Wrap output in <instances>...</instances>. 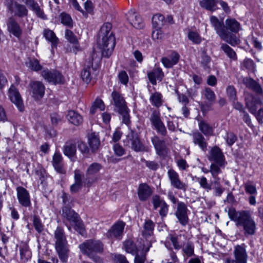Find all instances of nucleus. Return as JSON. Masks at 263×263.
<instances>
[{
  "instance_id": "nucleus-22",
  "label": "nucleus",
  "mask_w": 263,
  "mask_h": 263,
  "mask_svg": "<svg viewBox=\"0 0 263 263\" xmlns=\"http://www.w3.org/2000/svg\"><path fill=\"white\" fill-rule=\"evenodd\" d=\"M52 163L57 172L61 174L66 173L63 157L59 152H55L54 154L52 157Z\"/></svg>"
},
{
  "instance_id": "nucleus-59",
  "label": "nucleus",
  "mask_w": 263,
  "mask_h": 263,
  "mask_svg": "<svg viewBox=\"0 0 263 263\" xmlns=\"http://www.w3.org/2000/svg\"><path fill=\"white\" fill-rule=\"evenodd\" d=\"M65 38L71 43L77 45L78 41L76 36L70 30L66 29L65 33Z\"/></svg>"
},
{
  "instance_id": "nucleus-11",
  "label": "nucleus",
  "mask_w": 263,
  "mask_h": 263,
  "mask_svg": "<svg viewBox=\"0 0 263 263\" xmlns=\"http://www.w3.org/2000/svg\"><path fill=\"white\" fill-rule=\"evenodd\" d=\"M150 121L157 132L161 135L165 136L167 134V130L164 123L161 120L160 114L158 111L155 110L152 114Z\"/></svg>"
},
{
  "instance_id": "nucleus-46",
  "label": "nucleus",
  "mask_w": 263,
  "mask_h": 263,
  "mask_svg": "<svg viewBox=\"0 0 263 263\" xmlns=\"http://www.w3.org/2000/svg\"><path fill=\"white\" fill-rule=\"evenodd\" d=\"M221 49L228 55V57L233 60H237V55L234 50L226 44H222Z\"/></svg>"
},
{
  "instance_id": "nucleus-2",
  "label": "nucleus",
  "mask_w": 263,
  "mask_h": 263,
  "mask_svg": "<svg viewBox=\"0 0 263 263\" xmlns=\"http://www.w3.org/2000/svg\"><path fill=\"white\" fill-rule=\"evenodd\" d=\"M55 249L61 261H67L69 250L64 230L58 227L54 233Z\"/></svg>"
},
{
  "instance_id": "nucleus-12",
  "label": "nucleus",
  "mask_w": 263,
  "mask_h": 263,
  "mask_svg": "<svg viewBox=\"0 0 263 263\" xmlns=\"http://www.w3.org/2000/svg\"><path fill=\"white\" fill-rule=\"evenodd\" d=\"M246 106L252 114H255L259 106L263 105V102L259 98L248 94L245 98Z\"/></svg>"
},
{
  "instance_id": "nucleus-34",
  "label": "nucleus",
  "mask_w": 263,
  "mask_h": 263,
  "mask_svg": "<svg viewBox=\"0 0 263 263\" xmlns=\"http://www.w3.org/2000/svg\"><path fill=\"white\" fill-rule=\"evenodd\" d=\"M245 85L259 95L263 94V90L260 85L251 78H246L243 80Z\"/></svg>"
},
{
  "instance_id": "nucleus-32",
  "label": "nucleus",
  "mask_w": 263,
  "mask_h": 263,
  "mask_svg": "<svg viewBox=\"0 0 263 263\" xmlns=\"http://www.w3.org/2000/svg\"><path fill=\"white\" fill-rule=\"evenodd\" d=\"M234 260L247 261L248 255L245 248L242 246H236L234 250Z\"/></svg>"
},
{
  "instance_id": "nucleus-49",
  "label": "nucleus",
  "mask_w": 263,
  "mask_h": 263,
  "mask_svg": "<svg viewBox=\"0 0 263 263\" xmlns=\"http://www.w3.org/2000/svg\"><path fill=\"white\" fill-rule=\"evenodd\" d=\"M124 247L126 252L133 255L137 253V247L133 241L128 240L124 242Z\"/></svg>"
},
{
  "instance_id": "nucleus-36",
  "label": "nucleus",
  "mask_w": 263,
  "mask_h": 263,
  "mask_svg": "<svg viewBox=\"0 0 263 263\" xmlns=\"http://www.w3.org/2000/svg\"><path fill=\"white\" fill-rule=\"evenodd\" d=\"M154 227L155 224L152 220H146L143 226V230L142 232L143 236L146 238L148 237H151L153 234Z\"/></svg>"
},
{
  "instance_id": "nucleus-58",
  "label": "nucleus",
  "mask_w": 263,
  "mask_h": 263,
  "mask_svg": "<svg viewBox=\"0 0 263 263\" xmlns=\"http://www.w3.org/2000/svg\"><path fill=\"white\" fill-rule=\"evenodd\" d=\"M72 224L74 226L76 231L78 232L81 235H84L85 234V230L84 227V224L80 218Z\"/></svg>"
},
{
  "instance_id": "nucleus-23",
  "label": "nucleus",
  "mask_w": 263,
  "mask_h": 263,
  "mask_svg": "<svg viewBox=\"0 0 263 263\" xmlns=\"http://www.w3.org/2000/svg\"><path fill=\"white\" fill-rule=\"evenodd\" d=\"M180 58L178 52L173 51L167 57L162 58L161 61L165 68H171L178 63Z\"/></svg>"
},
{
  "instance_id": "nucleus-42",
  "label": "nucleus",
  "mask_w": 263,
  "mask_h": 263,
  "mask_svg": "<svg viewBox=\"0 0 263 263\" xmlns=\"http://www.w3.org/2000/svg\"><path fill=\"white\" fill-rule=\"evenodd\" d=\"M105 104L103 101L99 98H97L93 102L90 109V113L92 115L95 114L97 110L103 111L105 109Z\"/></svg>"
},
{
  "instance_id": "nucleus-57",
  "label": "nucleus",
  "mask_w": 263,
  "mask_h": 263,
  "mask_svg": "<svg viewBox=\"0 0 263 263\" xmlns=\"http://www.w3.org/2000/svg\"><path fill=\"white\" fill-rule=\"evenodd\" d=\"M226 92L227 96L231 101L237 100L236 90L233 86H228L227 87Z\"/></svg>"
},
{
  "instance_id": "nucleus-47",
  "label": "nucleus",
  "mask_w": 263,
  "mask_h": 263,
  "mask_svg": "<svg viewBox=\"0 0 263 263\" xmlns=\"http://www.w3.org/2000/svg\"><path fill=\"white\" fill-rule=\"evenodd\" d=\"M164 16L163 15L161 14H155L152 18L153 24L156 28H161L164 25Z\"/></svg>"
},
{
  "instance_id": "nucleus-3",
  "label": "nucleus",
  "mask_w": 263,
  "mask_h": 263,
  "mask_svg": "<svg viewBox=\"0 0 263 263\" xmlns=\"http://www.w3.org/2000/svg\"><path fill=\"white\" fill-rule=\"evenodd\" d=\"M210 22L214 27L216 33L222 40L232 46H235L240 43L239 38L235 34L227 31L225 28L224 25L220 22L216 16H211Z\"/></svg>"
},
{
  "instance_id": "nucleus-30",
  "label": "nucleus",
  "mask_w": 263,
  "mask_h": 263,
  "mask_svg": "<svg viewBox=\"0 0 263 263\" xmlns=\"http://www.w3.org/2000/svg\"><path fill=\"white\" fill-rule=\"evenodd\" d=\"M62 216L65 220L70 224H72L79 218L77 213L66 206H64L63 208Z\"/></svg>"
},
{
  "instance_id": "nucleus-43",
  "label": "nucleus",
  "mask_w": 263,
  "mask_h": 263,
  "mask_svg": "<svg viewBox=\"0 0 263 263\" xmlns=\"http://www.w3.org/2000/svg\"><path fill=\"white\" fill-rule=\"evenodd\" d=\"M149 101L153 105L159 107L162 104V96L159 92H155L151 94Z\"/></svg>"
},
{
  "instance_id": "nucleus-39",
  "label": "nucleus",
  "mask_w": 263,
  "mask_h": 263,
  "mask_svg": "<svg viewBox=\"0 0 263 263\" xmlns=\"http://www.w3.org/2000/svg\"><path fill=\"white\" fill-rule=\"evenodd\" d=\"M138 137V135L136 132L131 130L123 140L124 146L131 148Z\"/></svg>"
},
{
  "instance_id": "nucleus-45",
  "label": "nucleus",
  "mask_w": 263,
  "mask_h": 263,
  "mask_svg": "<svg viewBox=\"0 0 263 263\" xmlns=\"http://www.w3.org/2000/svg\"><path fill=\"white\" fill-rule=\"evenodd\" d=\"M29 8L35 13L37 17L43 20H47L46 15L36 2H34Z\"/></svg>"
},
{
  "instance_id": "nucleus-25",
  "label": "nucleus",
  "mask_w": 263,
  "mask_h": 263,
  "mask_svg": "<svg viewBox=\"0 0 263 263\" xmlns=\"http://www.w3.org/2000/svg\"><path fill=\"white\" fill-rule=\"evenodd\" d=\"M88 143L91 152H97L101 144L99 135L95 133H90L88 136Z\"/></svg>"
},
{
  "instance_id": "nucleus-61",
  "label": "nucleus",
  "mask_w": 263,
  "mask_h": 263,
  "mask_svg": "<svg viewBox=\"0 0 263 263\" xmlns=\"http://www.w3.org/2000/svg\"><path fill=\"white\" fill-rule=\"evenodd\" d=\"M141 161L144 162L146 167L150 170L156 171L159 167V164L154 161H147L144 158L141 159Z\"/></svg>"
},
{
  "instance_id": "nucleus-53",
  "label": "nucleus",
  "mask_w": 263,
  "mask_h": 263,
  "mask_svg": "<svg viewBox=\"0 0 263 263\" xmlns=\"http://www.w3.org/2000/svg\"><path fill=\"white\" fill-rule=\"evenodd\" d=\"M189 39L194 44H199L202 41V38L196 32L189 31L187 35Z\"/></svg>"
},
{
  "instance_id": "nucleus-1",
  "label": "nucleus",
  "mask_w": 263,
  "mask_h": 263,
  "mask_svg": "<svg viewBox=\"0 0 263 263\" xmlns=\"http://www.w3.org/2000/svg\"><path fill=\"white\" fill-rule=\"evenodd\" d=\"M229 218L236 222L237 227H241L245 236L248 237L255 235L256 231V224L249 211L237 212L234 208L228 209Z\"/></svg>"
},
{
  "instance_id": "nucleus-35",
  "label": "nucleus",
  "mask_w": 263,
  "mask_h": 263,
  "mask_svg": "<svg viewBox=\"0 0 263 263\" xmlns=\"http://www.w3.org/2000/svg\"><path fill=\"white\" fill-rule=\"evenodd\" d=\"M163 76V72L160 68H156L148 73L149 80L153 85L156 84L157 80L161 81Z\"/></svg>"
},
{
  "instance_id": "nucleus-52",
  "label": "nucleus",
  "mask_w": 263,
  "mask_h": 263,
  "mask_svg": "<svg viewBox=\"0 0 263 263\" xmlns=\"http://www.w3.org/2000/svg\"><path fill=\"white\" fill-rule=\"evenodd\" d=\"M202 95L208 101L211 103H213L215 100L216 96L214 92L209 87L205 88L204 91L202 92Z\"/></svg>"
},
{
  "instance_id": "nucleus-55",
  "label": "nucleus",
  "mask_w": 263,
  "mask_h": 263,
  "mask_svg": "<svg viewBox=\"0 0 263 263\" xmlns=\"http://www.w3.org/2000/svg\"><path fill=\"white\" fill-rule=\"evenodd\" d=\"M101 38H99L98 43V44L100 47V48L102 50V54L104 57H108L112 53L113 50L110 51V52H109L108 51V46L107 44L108 43V42L107 41H105L104 42V44L102 43Z\"/></svg>"
},
{
  "instance_id": "nucleus-41",
  "label": "nucleus",
  "mask_w": 263,
  "mask_h": 263,
  "mask_svg": "<svg viewBox=\"0 0 263 263\" xmlns=\"http://www.w3.org/2000/svg\"><path fill=\"white\" fill-rule=\"evenodd\" d=\"M43 34L46 39L51 42L53 47L57 46L58 43V39L52 30L46 29L44 30Z\"/></svg>"
},
{
  "instance_id": "nucleus-20",
  "label": "nucleus",
  "mask_w": 263,
  "mask_h": 263,
  "mask_svg": "<svg viewBox=\"0 0 263 263\" xmlns=\"http://www.w3.org/2000/svg\"><path fill=\"white\" fill-rule=\"evenodd\" d=\"M127 19L129 23L137 29H141L144 27V23L140 15L133 10L126 14Z\"/></svg>"
},
{
  "instance_id": "nucleus-33",
  "label": "nucleus",
  "mask_w": 263,
  "mask_h": 263,
  "mask_svg": "<svg viewBox=\"0 0 263 263\" xmlns=\"http://www.w3.org/2000/svg\"><path fill=\"white\" fill-rule=\"evenodd\" d=\"M67 118L70 123L76 126L81 124L83 121L82 116L74 110H70L68 111Z\"/></svg>"
},
{
  "instance_id": "nucleus-64",
  "label": "nucleus",
  "mask_w": 263,
  "mask_h": 263,
  "mask_svg": "<svg viewBox=\"0 0 263 263\" xmlns=\"http://www.w3.org/2000/svg\"><path fill=\"white\" fill-rule=\"evenodd\" d=\"M224 138L227 143L229 146L232 145L237 140V137L232 133H227Z\"/></svg>"
},
{
  "instance_id": "nucleus-13",
  "label": "nucleus",
  "mask_w": 263,
  "mask_h": 263,
  "mask_svg": "<svg viewBox=\"0 0 263 263\" xmlns=\"http://www.w3.org/2000/svg\"><path fill=\"white\" fill-rule=\"evenodd\" d=\"M125 227V223L122 221H119L115 223L107 231L106 236L110 239H121L123 235Z\"/></svg>"
},
{
  "instance_id": "nucleus-48",
  "label": "nucleus",
  "mask_w": 263,
  "mask_h": 263,
  "mask_svg": "<svg viewBox=\"0 0 263 263\" xmlns=\"http://www.w3.org/2000/svg\"><path fill=\"white\" fill-rule=\"evenodd\" d=\"M60 17L62 24L70 28L73 27V21L70 15L66 13L62 12L61 13Z\"/></svg>"
},
{
  "instance_id": "nucleus-38",
  "label": "nucleus",
  "mask_w": 263,
  "mask_h": 263,
  "mask_svg": "<svg viewBox=\"0 0 263 263\" xmlns=\"http://www.w3.org/2000/svg\"><path fill=\"white\" fill-rule=\"evenodd\" d=\"M198 126L200 130L205 136H211L213 134V129L212 127L205 121L199 120Z\"/></svg>"
},
{
  "instance_id": "nucleus-19",
  "label": "nucleus",
  "mask_w": 263,
  "mask_h": 263,
  "mask_svg": "<svg viewBox=\"0 0 263 263\" xmlns=\"http://www.w3.org/2000/svg\"><path fill=\"white\" fill-rule=\"evenodd\" d=\"M151 141L157 154L160 156H162L167 154L168 149L164 140H161L158 136H155L151 138Z\"/></svg>"
},
{
  "instance_id": "nucleus-27",
  "label": "nucleus",
  "mask_w": 263,
  "mask_h": 263,
  "mask_svg": "<svg viewBox=\"0 0 263 263\" xmlns=\"http://www.w3.org/2000/svg\"><path fill=\"white\" fill-rule=\"evenodd\" d=\"M190 135L192 136L194 144L198 145L203 151H205L208 144L202 134L197 131Z\"/></svg>"
},
{
  "instance_id": "nucleus-63",
  "label": "nucleus",
  "mask_w": 263,
  "mask_h": 263,
  "mask_svg": "<svg viewBox=\"0 0 263 263\" xmlns=\"http://www.w3.org/2000/svg\"><path fill=\"white\" fill-rule=\"evenodd\" d=\"M118 79L121 83L126 85L128 82V76L125 71H121L118 74Z\"/></svg>"
},
{
  "instance_id": "nucleus-14",
  "label": "nucleus",
  "mask_w": 263,
  "mask_h": 263,
  "mask_svg": "<svg viewBox=\"0 0 263 263\" xmlns=\"http://www.w3.org/2000/svg\"><path fill=\"white\" fill-rule=\"evenodd\" d=\"M188 211L187 206L184 202H179L178 203L175 215L182 226H185L188 223Z\"/></svg>"
},
{
  "instance_id": "nucleus-51",
  "label": "nucleus",
  "mask_w": 263,
  "mask_h": 263,
  "mask_svg": "<svg viewBox=\"0 0 263 263\" xmlns=\"http://www.w3.org/2000/svg\"><path fill=\"white\" fill-rule=\"evenodd\" d=\"M182 248L183 252L187 257H191L194 255V247L192 242L188 241L183 246H182Z\"/></svg>"
},
{
  "instance_id": "nucleus-50",
  "label": "nucleus",
  "mask_w": 263,
  "mask_h": 263,
  "mask_svg": "<svg viewBox=\"0 0 263 263\" xmlns=\"http://www.w3.org/2000/svg\"><path fill=\"white\" fill-rule=\"evenodd\" d=\"M131 149L137 152L148 151L147 148L145 147L141 142L139 136L131 147Z\"/></svg>"
},
{
  "instance_id": "nucleus-6",
  "label": "nucleus",
  "mask_w": 263,
  "mask_h": 263,
  "mask_svg": "<svg viewBox=\"0 0 263 263\" xmlns=\"http://www.w3.org/2000/svg\"><path fill=\"white\" fill-rule=\"evenodd\" d=\"M5 5L8 10L14 16L18 17L27 16L28 11L26 7L14 0H5Z\"/></svg>"
},
{
  "instance_id": "nucleus-54",
  "label": "nucleus",
  "mask_w": 263,
  "mask_h": 263,
  "mask_svg": "<svg viewBox=\"0 0 263 263\" xmlns=\"http://www.w3.org/2000/svg\"><path fill=\"white\" fill-rule=\"evenodd\" d=\"M33 225L35 230L39 233H41L44 230V225L41 220L37 216H34L33 218Z\"/></svg>"
},
{
  "instance_id": "nucleus-31",
  "label": "nucleus",
  "mask_w": 263,
  "mask_h": 263,
  "mask_svg": "<svg viewBox=\"0 0 263 263\" xmlns=\"http://www.w3.org/2000/svg\"><path fill=\"white\" fill-rule=\"evenodd\" d=\"M182 238H184V236L181 235L170 234L167 237L165 246L167 247V243H169L170 241H171L175 249L179 250L182 248Z\"/></svg>"
},
{
  "instance_id": "nucleus-10",
  "label": "nucleus",
  "mask_w": 263,
  "mask_h": 263,
  "mask_svg": "<svg viewBox=\"0 0 263 263\" xmlns=\"http://www.w3.org/2000/svg\"><path fill=\"white\" fill-rule=\"evenodd\" d=\"M42 76L48 82L54 84L63 83L64 81L63 76L57 70H44L42 71Z\"/></svg>"
},
{
  "instance_id": "nucleus-21",
  "label": "nucleus",
  "mask_w": 263,
  "mask_h": 263,
  "mask_svg": "<svg viewBox=\"0 0 263 263\" xmlns=\"http://www.w3.org/2000/svg\"><path fill=\"white\" fill-rule=\"evenodd\" d=\"M209 160L214 161L220 166H224V156L220 149L217 146H215L211 149Z\"/></svg>"
},
{
  "instance_id": "nucleus-26",
  "label": "nucleus",
  "mask_w": 263,
  "mask_h": 263,
  "mask_svg": "<svg viewBox=\"0 0 263 263\" xmlns=\"http://www.w3.org/2000/svg\"><path fill=\"white\" fill-rule=\"evenodd\" d=\"M151 188L146 183L139 184L138 189V195L140 201L146 200L152 195Z\"/></svg>"
},
{
  "instance_id": "nucleus-24",
  "label": "nucleus",
  "mask_w": 263,
  "mask_h": 263,
  "mask_svg": "<svg viewBox=\"0 0 263 263\" xmlns=\"http://www.w3.org/2000/svg\"><path fill=\"white\" fill-rule=\"evenodd\" d=\"M82 176L80 170H76L74 171V183L70 187V192L72 193H76L79 192L82 187Z\"/></svg>"
},
{
  "instance_id": "nucleus-15",
  "label": "nucleus",
  "mask_w": 263,
  "mask_h": 263,
  "mask_svg": "<svg viewBox=\"0 0 263 263\" xmlns=\"http://www.w3.org/2000/svg\"><path fill=\"white\" fill-rule=\"evenodd\" d=\"M8 31L16 38L20 39L23 34V30L16 20L13 17H10L7 22Z\"/></svg>"
},
{
  "instance_id": "nucleus-17",
  "label": "nucleus",
  "mask_w": 263,
  "mask_h": 263,
  "mask_svg": "<svg viewBox=\"0 0 263 263\" xmlns=\"http://www.w3.org/2000/svg\"><path fill=\"white\" fill-rule=\"evenodd\" d=\"M95 55L96 54L94 53L92 54L91 58L92 61L91 63L88 65L87 67H85L81 72L82 79L86 83H89L91 79V67H92V69L96 68V66L98 65V62L99 61V58L95 57Z\"/></svg>"
},
{
  "instance_id": "nucleus-60",
  "label": "nucleus",
  "mask_w": 263,
  "mask_h": 263,
  "mask_svg": "<svg viewBox=\"0 0 263 263\" xmlns=\"http://www.w3.org/2000/svg\"><path fill=\"white\" fill-rule=\"evenodd\" d=\"M245 189L246 193L250 195H256L257 194L255 186L251 182H247L245 184Z\"/></svg>"
},
{
  "instance_id": "nucleus-8",
  "label": "nucleus",
  "mask_w": 263,
  "mask_h": 263,
  "mask_svg": "<svg viewBox=\"0 0 263 263\" xmlns=\"http://www.w3.org/2000/svg\"><path fill=\"white\" fill-rule=\"evenodd\" d=\"M8 96L11 102L15 104L20 111L24 110V105L22 97L14 85H11L10 87L8 92Z\"/></svg>"
},
{
  "instance_id": "nucleus-16",
  "label": "nucleus",
  "mask_w": 263,
  "mask_h": 263,
  "mask_svg": "<svg viewBox=\"0 0 263 263\" xmlns=\"http://www.w3.org/2000/svg\"><path fill=\"white\" fill-rule=\"evenodd\" d=\"M16 192L19 203L24 207H30L31 203L30 195L28 191L22 186H18L16 188Z\"/></svg>"
},
{
  "instance_id": "nucleus-9",
  "label": "nucleus",
  "mask_w": 263,
  "mask_h": 263,
  "mask_svg": "<svg viewBox=\"0 0 263 263\" xmlns=\"http://www.w3.org/2000/svg\"><path fill=\"white\" fill-rule=\"evenodd\" d=\"M167 175L171 186L174 188L185 192L188 187L186 184L181 181L178 174L173 169L167 171Z\"/></svg>"
},
{
  "instance_id": "nucleus-7",
  "label": "nucleus",
  "mask_w": 263,
  "mask_h": 263,
  "mask_svg": "<svg viewBox=\"0 0 263 263\" xmlns=\"http://www.w3.org/2000/svg\"><path fill=\"white\" fill-rule=\"evenodd\" d=\"M111 97L116 109L125 117L128 113V108L122 95L117 91H113L111 93Z\"/></svg>"
},
{
  "instance_id": "nucleus-28",
  "label": "nucleus",
  "mask_w": 263,
  "mask_h": 263,
  "mask_svg": "<svg viewBox=\"0 0 263 263\" xmlns=\"http://www.w3.org/2000/svg\"><path fill=\"white\" fill-rule=\"evenodd\" d=\"M63 152L64 154L68 157L71 161H76L77 148L74 144L71 142H67L63 146Z\"/></svg>"
},
{
  "instance_id": "nucleus-40",
  "label": "nucleus",
  "mask_w": 263,
  "mask_h": 263,
  "mask_svg": "<svg viewBox=\"0 0 263 263\" xmlns=\"http://www.w3.org/2000/svg\"><path fill=\"white\" fill-rule=\"evenodd\" d=\"M218 0H202L200 2V6L210 11H214L217 9V4Z\"/></svg>"
},
{
  "instance_id": "nucleus-62",
  "label": "nucleus",
  "mask_w": 263,
  "mask_h": 263,
  "mask_svg": "<svg viewBox=\"0 0 263 263\" xmlns=\"http://www.w3.org/2000/svg\"><path fill=\"white\" fill-rule=\"evenodd\" d=\"M243 66L246 69L251 71H254L255 64L253 60L250 59H246L243 62Z\"/></svg>"
},
{
  "instance_id": "nucleus-44",
  "label": "nucleus",
  "mask_w": 263,
  "mask_h": 263,
  "mask_svg": "<svg viewBox=\"0 0 263 263\" xmlns=\"http://www.w3.org/2000/svg\"><path fill=\"white\" fill-rule=\"evenodd\" d=\"M102 168V166L98 163H93L89 165L86 171V176L90 177L97 174Z\"/></svg>"
},
{
  "instance_id": "nucleus-56",
  "label": "nucleus",
  "mask_w": 263,
  "mask_h": 263,
  "mask_svg": "<svg viewBox=\"0 0 263 263\" xmlns=\"http://www.w3.org/2000/svg\"><path fill=\"white\" fill-rule=\"evenodd\" d=\"M197 180L200 187L205 190L207 192H209L212 189L211 184L208 183L207 179L204 176L197 178Z\"/></svg>"
},
{
  "instance_id": "nucleus-5",
  "label": "nucleus",
  "mask_w": 263,
  "mask_h": 263,
  "mask_svg": "<svg viewBox=\"0 0 263 263\" xmlns=\"http://www.w3.org/2000/svg\"><path fill=\"white\" fill-rule=\"evenodd\" d=\"M111 27L110 23H106L102 26L99 33V38H101L102 43L104 44L105 41L108 42L107 46L109 52L114 50L116 44L115 36L112 33L110 32Z\"/></svg>"
},
{
  "instance_id": "nucleus-37",
  "label": "nucleus",
  "mask_w": 263,
  "mask_h": 263,
  "mask_svg": "<svg viewBox=\"0 0 263 263\" xmlns=\"http://www.w3.org/2000/svg\"><path fill=\"white\" fill-rule=\"evenodd\" d=\"M217 163H212L210 166V172L211 174L212 177L214 179V184H217L219 182L220 178L218 175L221 173L220 167Z\"/></svg>"
},
{
  "instance_id": "nucleus-18",
  "label": "nucleus",
  "mask_w": 263,
  "mask_h": 263,
  "mask_svg": "<svg viewBox=\"0 0 263 263\" xmlns=\"http://www.w3.org/2000/svg\"><path fill=\"white\" fill-rule=\"evenodd\" d=\"M30 86L32 97L35 100H40L43 97L45 93V86L40 81H33L30 83Z\"/></svg>"
},
{
  "instance_id": "nucleus-4",
  "label": "nucleus",
  "mask_w": 263,
  "mask_h": 263,
  "mask_svg": "<svg viewBox=\"0 0 263 263\" xmlns=\"http://www.w3.org/2000/svg\"><path fill=\"white\" fill-rule=\"evenodd\" d=\"M79 248L83 254L90 257L94 253H102L103 245L99 240L90 239L80 245Z\"/></svg>"
},
{
  "instance_id": "nucleus-29",
  "label": "nucleus",
  "mask_w": 263,
  "mask_h": 263,
  "mask_svg": "<svg viewBox=\"0 0 263 263\" xmlns=\"http://www.w3.org/2000/svg\"><path fill=\"white\" fill-rule=\"evenodd\" d=\"M224 27L227 31L232 34L238 32L241 28L240 23L233 18H228L226 20Z\"/></svg>"
}]
</instances>
